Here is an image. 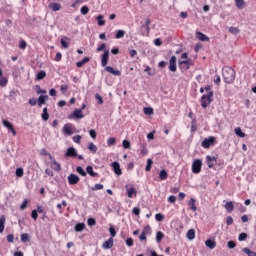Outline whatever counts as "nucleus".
I'll use <instances>...</instances> for the list:
<instances>
[{
  "instance_id": "f257e3e1",
  "label": "nucleus",
  "mask_w": 256,
  "mask_h": 256,
  "mask_svg": "<svg viewBox=\"0 0 256 256\" xmlns=\"http://www.w3.org/2000/svg\"><path fill=\"white\" fill-rule=\"evenodd\" d=\"M107 63H109V50H105L101 55V65L105 67L107 73H111V75H115L116 77L121 76V71L115 70L113 66H107Z\"/></svg>"
},
{
  "instance_id": "f03ea898",
  "label": "nucleus",
  "mask_w": 256,
  "mask_h": 256,
  "mask_svg": "<svg viewBox=\"0 0 256 256\" xmlns=\"http://www.w3.org/2000/svg\"><path fill=\"white\" fill-rule=\"evenodd\" d=\"M236 72L233 68L226 66L222 69V77L225 83L231 84L235 81Z\"/></svg>"
},
{
  "instance_id": "7ed1b4c3",
  "label": "nucleus",
  "mask_w": 256,
  "mask_h": 256,
  "mask_svg": "<svg viewBox=\"0 0 256 256\" xmlns=\"http://www.w3.org/2000/svg\"><path fill=\"white\" fill-rule=\"evenodd\" d=\"M213 92H210L209 94L202 95L200 99L201 107L203 109H207L211 105V102L213 101Z\"/></svg>"
},
{
  "instance_id": "20e7f679",
  "label": "nucleus",
  "mask_w": 256,
  "mask_h": 256,
  "mask_svg": "<svg viewBox=\"0 0 256 256\" xmlns=\"http://www.w3.org/2000/svg\"><path fill=\"white\" fill-rule=\"evenodd\" d=\"M193 66V60H183L179 61L178 67L181 71V73H185V71H188V69Z\"/></svg>"
},
{
  "instance_id": "39448f33",
  "label": "nucleus",
  "mask_w": 256,
  "mask_h": 256,
  "mask_svg": "<svg viewBox=\"0 0 256 256\" xmlns=\"http://www.w3.org/2000/svg\"><path fill=\"white\" fill-rule=\"evenodd\" d=\"M202 167H203V161H201V159L194 160L192 163V173H195V175H198Z\"/></svg>"
},
{
  "instance_id": "423d86ee",
  "label": "nucleus",
  "mask_w": 256,
  "mask_h": 256,
  "mask_svg": "<svg viewBox=\"0 0 256 256\" xmlns=\"http://www.w3.org/2000/svg\"><path fill=\"white\" fill-rule=\"evenodd\" d=\"M2 125L6 127L8 131H11L13 137L17 136V130H15V127H13V124L9 122L8 120H3Z\"/></svg>"
},
{
  "instance_id": "0eeeda50",
  "label": "nucleus",
  "mask_w": 256,
  "mask_h": 256,
  "mask_svg": "<svg viewBox=\"0 0 256 256\" xmlns=\"http://www.w3.org/2000/svg\"><path fill=\"white\" fill-rule=\"evenodd\" d=\"M201 145L204 149H209L211 145H215V137L211 136L209 138L204 139Z\"/></svg>"
},
{
  "instance_id": "6e6552de",
  "label": "nucleus",
  "mask_w": 256,
  "mask_h": 256,
  "mask_svg": "<svg viewBox=\"0 0 256 256\" xmlns=\"http://www.w3.org/2000/svg\"><path fill=\"white\" fill-rule=\"evenodd\" d=\"M169 71L175 73L177 71V56H172L169 60Z\"/></svg>"
},
{
  "instance_id": "1a4fd4ad",
  "label": "nucleus",
  "mask_w": 256,
  "mask_h": 256,
  "mask_svg": "<svg viewBox=\"0 0 256 256\" xmlns=\"http://www.w3.org/2000/svg\"><path fill=\"white\" fill-rule=\"evenodd\" d=\"M83 117H85V115L81 109H76L72 114L69 115V119H83Z\"/></svg>"
},
{
  "instance_id": "9d476101",
  "label": "nucleus",
  "mask_w": 256,
  "mask_h": 256,
  "mask_svg": "<svg viewBox=\"0 0 256 256\" xmlns=\"http://www.w3.org/2000/svg\"><path fill=\"white\" fill-rule=\"evenodd\" d=\"M80 178L79 176L75 175V174H70L68 176V183L69 185H77V183H79Z\"/></svg>"
},
{
  "instance_id": "9b49d317",
  "label": "nucleus",
  "mask_w": 256,
  "mask_h": 256,
  "mask_svg": "<svg viewBox=\"0 0 256 256\" xmlns=\"http://www.w3.org/2000/svg\"><path fill=\"white\" fill-rule=\"evenodd\" d=\"M112 167L116 175H123V171L121 170V165L119 164V162H113Z\"/></svg>"
},
{
  "instance_id": "f8f14e48",
  "label": "nucleus",
  "mask_w": 256,
  "mask_h": 256,
  "mask_svg": "<svg viewBox=\"0 0 256 256\" xmlns=\"http://www.w3.org/2000/svg\"><path fill=\"white\" fill-rule=\"evenodd\" d=\"M213 161H217V158L215 156H207L206 157V163L209 167V169H213L215 167V164Z\"/></svg>"
},
{
  "instance_id": "ddd939ff",
  "label": "nucleus",
  "mask_w": 256,
  "mask_h": 256,
  "mask_svg": "<svg viewBox=\"0 0 256 256\" xmlns=\"http://www.w3.org/2000/svg\"><path fill=\"white\" fill-rule=\"evenodd\" d=\"M77 150H75V148L73 147H70L67 149L66 151V154H65V157H72V158H75L77 157Z\"/></svg>"
},
{
  "instance_id": "4468645a",
  "label": "nucleus",
  "mask_w": 256,
  "mask_h": 256,
  "mask_svg": "<svg viewBox=\"0 0 256 256\" xmlns=\"http://www.w3.org/2000/svg\"><path fill=\"white\" fill-rule=\"evenodd\" d=\"M205 245L208 249H215V247H217V242L213 239H208L205 241Z\"/></svg>"
},
{
  "instance_id": "2eb2a0df",
  "label": "nucleus",
  "mask_w": 256,
  "mask_h": 256,
  "mask_svg": "<svg viewBox=\"0 0 256 256\" xmlns=\"http://www.w3.org/2000/svg\"><path fill=\"white\" fill-rule=\"evenodd\" d=\"M50 167L51 169H53L54 171H61V164H59V162H57V160H53L50 163Z\"/></svg>"
},
{
  "instance_id": "dca6fc26",
  "label": "nucleus",
  "mask_w": 256,
  "mask_h": 256,
  "mask_svg": "<svg viewBox=\"0 0 256 256\" xmlns=\"http://www.w3.org/2000/svg\"><path fill=\"white\" fill-rule=\"evenodd\" d=\"M224 207L228 213H233V210L235 209L233 201H227Z\"/></svg>"
},
{
  "instance_id": "f3484780",
  "label": "nucleus",
  "mask_w": 256,
  "mask_h": 256,
  "mask_svg": "<svg viewBox=\"0 0 256 256\" xmlns=\"http://www.w3.org/2000/svg\"><path fill=\"white\" fill-rule=\"evenodd\" d=\"M103 249H111L113 247V238H109L102 244Z\"/></svg>"
},
{
  "instance_id": "a211bd4d",
  "label": "nucleus",
  "mask_w": 256,
  "mask_h": 256,
  "mask_svg": "<svg viewBox=\"0 0 256 256\" xmlns=\"http://www.w3.org/2000/svg\"><path fill=\"white\" fill-rule=\"evenodd\" d=\"M196 203H197V200H195L194 198H191V199L189 200L188 205H189L191 211H194V212L197 211V205H196Z\"/></svg>"
},
{
  "instance_id": "6ab92c4d",
  "label": "nucleus",
  "mask_w": 256,
  "mask_h": 256,
  "mask_svg": "<svg viewBox=\"0 0 256 256\" xmlns=\"http://www.w3.org/2000/svg\"><path fill=\"white\" fill-rule=\"evenodd\" d=\"M49 99L48 95H40L38 98V105L41 107V105H45L46 101Z\"/></svg>"
},
{
  "instance_id": "aec40b11",
  "label": "nucleus",
  "mask_w": 256,
  "mask_h": 256,
  "mask_svg": "<svg viewBox=\"0 0 256 256\" xmlns=\"http://www.w3.org/2000/svg\"><path fill=\"white\" fill-rule=\"evenodd\" d=\"M86 173H88V175H90V177H98L99 176V174L97 172L93 171V166H87Z\"/></svg>"
},
{
  "instance_id": "412c9836",
  "label": "nucleus",
  "mask_w": 256,
  "mask_h": 256,
  "mask_svg": "<svg viewBox=\"0 0 256 256\" xmlns=\"http://www.w3.org/2000/svg\"><path fill=\"white\" fill-rule=\"evenodd\" d=\"M63 132H64L66 135H73V128H71V124H66V125H64V127H63Z\"/></svg>"
},
{
  "instance_id": "4be33fe9",
  "label": "nucleus",
  "mask_w": 256,
  "mask_h": 256,
  "mask_svg": "<svg viewBox=\"0 0 256 256\" xmlns=\"http://www.w3.org/2000/svg\"><path fill=\"white\" fill-rule=\"evenodd\" d=\"M127 195L129 197V199H133V195L134 197H137V190H135L134 187H130L128 190H127Z\"/></svg>"
},
{
  "instance_id": "5701e85b",
  "label": "nucleus",
  "mask_w": 256,
  "mask_h": 256,
  "mask_svg": "<svg viewBox=\"0 0 256 256\" xmlns=\"http://www.w3.org/2000/svg\"><path fill=\"white\" fill-rule=\"evenodd\" d=\"M167 177H169V173H167L166 170H161L159 173V179L160 181H167Z\"/></svg>"
},
{
  "instance_id": "b1692460",
  "label": "nucleus",
  "mask_w": 256,
  "mask_h": 256,
  "mask_svg": "<svg viewBox=\"0 0 256 256\" xmlns=\"http://www.w3.org/2000/svg\"><path fill=\"white\" fill-rule=\"evenodd\" d=\"M89 61H91L89 57H84L81 61L76 63V67L81 68L83 65H85V63H89Z\"/></svg>"
},
{
  "instance_id": "393cba45",
  "label": "nucleus",
  "mask_w": 256,
  "mask_h": 256,
  "mask_svg": "<svg viewBox=\"0 0 256 256\" xmlns=\"http://www.w3.org/2000/svg\"><path fill=\"white\" fill-rule=\"evenodd\" d=\"M196 37H197V39H199V41H209V37H207V35L203 34V32H197Z\"/></svg>"
},
{
  "instance_id": "a878e982",
  "label": "nucleus",
  "mask_w": 256,
  "mask_h": 256,
  "mask_svg": "<svg viewBox=\"0 0 256 256\" xmlns=\"http://www.w3.org/2000/svg\"><path fill=\"white\" fill-rule=\"evenodd\" d=\"M186 237L189 241H193V239H195V229L188 230Z\"/></svg>"
},
{
  "instance_id": "bb28decb",
  "label": "nucleus",
  "mask_w": 256,
  "mask_h": 256,
  "mask_svg": "<svg viewBox=\"0 0 256 256\" xmlns=\"http://www.w3.org/2000/svg\"><path fill=\"white\" fill-rule=\"evenodd\" d=\"M85 229V223H78L75 225L74 230L77 233H81V231H83Z\"/></svg>"
},
{
  "instance_id": "cd10ccee",
  "label": "nucleus",
  "mask_w": 256,
  "mask_h": 256,
  "mask_svg": "<svg viewBox=\"0 0 256 256\" xmlns=\"http://www.w3.org/2000/svg\"><path fill=\"white\" fill-rule=\"evenodd\" d=\"M50 9H52V11H61V4L60 3H51L49 5Z\"/></svg>"
},
{
  "instance_id": "c85d7f7f",
  "label": "nucleus",
  "mask_w": 256,
  "mask_h": 256,
  "mask_svg": "<svg viewBox=\"0 0 256 256\" xmlns=\"http://www.w3.org/2000/svg\"><path fill=\"white\" fill-rule=\"evenodd\" d=\"M76 172L82 177H87V172L81 166L76 167Z\"/></svg>"
},
{
  "instance_id": "c756f323",
  "label": "nucleus",
  "mask_w": 256,
  "mask_h": 256,
  "mask_svg": "<svg viewBox=\"0 0 256 256\" xmlns=\"http://www.w3.org/2000/svg\"><path fill=\"white\" fill-rule=\"evenodd\" d=\"M234 133H235V135H237L238 137H241V138L245 137V133L241 130V127H236V128L234 129Z\"/></svg>"
},
{
  "instance_id": "7c9ffc66",
  "label": "nucleus",
  "mask_w": 256,
  "mask_h": 256,
  "mask_svg": "<svg viewBox=\"0 0 256 256\" xmlns=\"http://www.w3.org/2000/svg\"><path fill=\"white\" fill-rule=\"evenodd\" d=\"M44 77H47V73L44 70H42V71L38 72L36 79L38 81H41V80H43Z\"/></svg>"
},
{
  "instance_id": "2f4dec72",
  "label": "nucleus",
  "mask_w": 256,
  "mask_h": 256,
  "mask_svg": "<svg viewBox=\"0 0 256 256\" xmlns=\"http://www.w3.org/2000/svg\"><path fill=\"white\" fill-rule=\"evenodd\" d=\"M243 253H245L248 256H256V252L251 251V249L245 247L242 249Z\"/></svg>"
},
{
  "instance_id": "473e14b6",
  "label": "nucleus",
  "mask_w": 256,
  "mask_h": 256,
  "mask_svg": "<svg viewBox=\"0 0 256 256\" xmlns=\"http://www.w3.org/2000/svg\"><path fill=\"white\" fill-rule=\"evenodd\" d=\"M5 231V216H2L0 218V233H3Z\"/></svg>"
},
{
  "instance_id": "72a5a7b5",
  "label": "nucleus",
  "mask_w": 256,
  "mask_h": 256,
  "mask_svg": "<svg viewBox=\"0 0 256 256\" xmlns=\"http://www.w3.org/2000/svg\"><path fill=\"white\" fill-rule=\"evenodd\" d=\"M9 80L4 76L0 77V87H7Z\"/></svg>"
},
{
  "instance_id": "f704fd0d",
  "label": "nucleus",
  "mask_w": 256,
  "mask_h": 256,
  "mask_svg": "<svg viewBox=\"0 0 256 256\" xmlns=\"http://www.w3.org/2000/svg\"><path fill=\"white\" fill-rule=\"evenodd\" d=\"M139 239H140V241H147V228H145V229L141 232V234H140V236H139Z\"/></svg>"
},
{
  "instance_id": "c9c22d12",
  "label": "nucleus",
  "mask_w": 256,
  "mask_h": 256,
  "mask_svg": "<svg viewBox=\"0 0 256 256\" xmlns=\"http://www.w3.org/2000/svg\"><path fill=\"white\" fill-rule=\"evenodd\" d=\"M101 51H107V44L102 43L96 48V53H101Z\"/></svg>"
},
{
  "instance_id": "e433bc0d",
  "label": "nucleus",
  "mask_w": 256,
  "mask_h": 256,
  "mask_svg": "<svg viewBox=\"0 0 256 256\" xmlns=\"http://www.w3.org/2000/svg\"><path fill=\"white\" fill-rule=\"evenodd\" d=\"M125 37V31L124 30H118L115 35V39H123Z\"/></svg>"
},
{
  "instance_id": "4c0bfd02",
  "label": "nucleus",
  "mask_w": 256,
  "mask_h": 256,
  "mask_svg": "<svg viewBox=\"0 0 256 256\" xmlns=\"http://www.w3.org/2000/svg\"><path fill=\"white\" fill-rule=\"evenodd\" d=\"M42 119L43 121H49V112H47V107L43 109Z\"/></svg>"
},
{
  "instance_id": "58836bf2",
  "label": "nucleus",
  "mask_w": 256,
  "mask_h": 256,
  "mask_svg": "<svg viewBox=\"0 0 256 256\" xmlns=\"http://www.w3.org/2000/svg\"><path fill=\"white\" fill-rule=\"evenodd\" d=\"M115 143H117V139H115V137L108 138V140H107L108 147L115 145Z\"/></svg>"
},
{
  "instance_id": "ea45409f",
  "label": "nucleus",
  "mask_w": 256,
  "mask_h": 256,
  "mask_svg": "<svg viewBox=\"0 0 256 256\" xmlns=\"http://www.w3.org/2000/svg\"><path fill=\"white\" fill-rule=\"evenodd\" d=\"M228 31L232 35H237L239 33V28L231 26V27L228 28Z\"/></svg>"
},
{
  "instance_id": "a19ab883",
  "label": "nucleus",
  "mask_w": 256,
  "mask_h": 256,
  "mask_svg": "<svg viewBox=\"0 0 256 256\" xmlns=\"http://www.w3.org/2000/svg\"><path fill=\"white\" fill-rule=\"evenodd\" d=\"M29 205V200L25 199L22 204L20 205V211H25L27 209V206Z\"/></svg>"
},
{
  "instance_id": "79ce46f5",
  "label": "nucleus",
  "mask_w": 256,
  "mask_h": 256,
  "mask_svg": "<svg viewBox=\"0 0 256 256\" xmlns=\"http://www.w3.org/2000/svg\"><path fill=\"white\" fill-rule=\"evenodd\" d=\"M88 149L89 151H91L92 153H97V147L93 144V142H90L88 144Z\"/></svg>"
},
{
  "instance_id": "37998d69",
  "label": "nucleus",
  "mask_w": 256,
  "mask_h": 256,
  "mask_svg": "<svg viewBox=\"0 0 256 256\" xmlns=\"http://www.w3.org/2000/svg\"><path fill=\"white\" fill-rule=\"evenodd\" d=\"M152 166H153V159L149 158L147 160V165H146L145 171H151Z\"/></svg>"
},
{
  "instance_id": "c03bdc74",
  "label": "nucleus",
  "mask_w": 256,
  "mask_h": 256,
  "mask_svg": "<svg viewBox=\"0 0 256 256\" xmlns=\"http://www.w3.org/2000/svg\"><path fill=\"white\" fill-rule=\"evenodd\" d=\"M104 16L103 15H98L97 16V21H98V25L101 27L103 25H105V20H103Z\"/></svg>"
},
{
  "instance_id": "a18cd8bd",
  "label": "nucleus",
  "mask_w": 256,
  "mask_h": 256,
  "mask_svg": "<svg viewBox=\"0 0 256 256\" xmlns=\"http://www.w3.org/2000/svg\"><path fill=\"white\" fill-rule=\"evenodd\" d=\"M163 237H165V234H163V232H157L156 234L157 243H161V240L163 239Z\"/></svg>"
},
{
  "instance_id": "49530a36",
  "label": "nucleus",
  "mask_w": 256,
  "mask_h": 256,
  "mask_svg": "<svg viewBox=\"0 0 256 256\" xmlns=\"http://www.w3.org/2000/svg\"><path fill=\"white\" fill-rule=\"evenodd\" d=\"M191 131L192 133H195V131H197V120H195V118L192 119Z\"/></svg>"
},
{
  "instance_id": "de8ad7c7",
  "label": "nucleus",
  "mask_w": 256,
  "mask_h": 256,
  "mask_svg": "<svg viewBox=\"0 0 256 256\" xmlns=\"http://www.w3.org/2000/svg\"><path fill=\"white\" fill-rule=\"evenodd\" d=\"M36 89H37L36 93L38 95H45L47 93V90L41 89V86H39V85H36Z\"/></svg>"
},
{
  "instance_id": "09e8293b",
  "label": "nucleus",
  "mask_w": 256,
  "mask_h": 256,
  "mask_svg": "<svg viewBox=\"0 0 256 256\" xmlns=\"http://www.w3.org/2000/svg\"><path fill=\"white\" fill-rule=\"evenodd\" d=\"M21 241H22V243H28L29 234H27V233L21 234Z\"/></svg>"
},
{
  "instance_id": "8fccbe9b",
  "label": "nucleus",
  "mask_w": 256,
  "mask_h": 256,
  "mask_svg": "<svg viewBox=\"0 0 256 256\" xmlns=\"http://www.w3.org/2000/svg\"><path fill=\"white\" fill-rule=\"evenodd\" d=\"M103 184H95L92 188L91 191H100L101 189H103Z\"/></svg>"
},
{
  "instance_id": "3c124183",
  "label": "nucleus",
  "mask_w": 256,
  "mask_h": 256,
  "mask_svg": "<svg viewBox=\"0 0 256 256\" xmlns=\"http://www.w3.org/2000/svg\"><path fill=\"white\" fill-rule=\"evenodd\" d=\"M122 147H124V149H130L131 148V142H129V140H123Z\"/></svg>"
},
{
  "instance_id": "603ef678",
  "label": "nucleus",
  "mask_w": 256,
  "mask_h": 256,
  "mask_svg": "<svg viewBox=\"0 0 256 256\" xmlns=\"http://www.w3.org/2000/svg\"><path fill=\"white\" fill-rule=\"evenodd\" d=\"M87 223L90 227H93L94 225H97V220H95V218H88Z\"/></svg>"
},
{
  "instance_id": "864d4df0",
  "label": "nucleus",
  "mask_w": 256,
  "mask_h": 256,
  "mask_svg": "<svg viewBox=\"0 0 256 256\" xmlns=\"http://www.w3.org/2000/svg\"><path fill=\"white\" fill-rule=\"evenodd\" d=\"M235 4L238 9H241L245 5V0H235Z\"/></svg>"
},
{
  "instance_id": "5fc2aeb1",
  "label": "nucleus",
  "mask_w": 256,
  "mask_h": 256,
  "mask_svg": "<svg viewBox=\"0 0 256 256\" xmlns=\"http://www.w3.org/2000/svg\"><path fill=\"white\" fill-rule=\"evenodd\" d=\"M25 174L23 168H17L16 169V177H23V175Z\"/></svg>"
},
{
  "instance_id": "6e6d98bb",
  "label": "nucleus",
  "mask_w": 256,
  "mask_h": 256,
  "mask_svg": "<svg viewBox=\"0 0 256 256\" xmlns=\"http://www.w3.org/2000/svg\"><path fill=\"white\" fill-rule=\"evenodd\" d=\"M247 237H248L247 233L242 232L238 236V241H245V239H247Z\"/></svg>"
},
{
  "instance_id": "4d7b16f0",
  "label": "nucleus",
  "mask_w": 256,
  "mask_h": 256,
  "mask_svg": "<svg viewBox=\"0 0 256 256\" xmlns=\"http://www.w3.org/2000/svg\"><path fill=\"white\" fill-rule=\"evenodd\" d=\"M227 245L229 249H235L237 247V244L233 240L228 241Z\"/></svg>"
},
{
  "instance_id": "13d9d810",
  "label": "nucleus",
  "mask_w": 256,
  "mask_h": 256,
  "mask_svg": "<svg viewBox=\"0 0 256 256\" xmlns=\"http://www.w3.org/2000/svg\"><path fill=\"white\" fill-rule=\"evenodd\" d=\"M80 13L82 15H87L89 13V7L87 6H83L81 9H80Z\"/></svg>"
},
{
  "instance_id": "bf43d9fd",
  "label": "nucleus",
  "mask_w": 256,
  "mask_h": 256,
  "mask_svg": "<svg viewBox=\"0 0 256 256\" xmlns=\"http://www.w3.org/2000/svg\"><path fill=\"white\" fill-rule=\"evenodd\" d=\"M140 153H141V155H143L145 157V155H147L149 153V151L147 150V146L142 145Z\"/></svg>"
},
{
  "instance_id": "052dcab7",
  "label": "nucleus",
  "mask_w": 256,
  "mask_h": 256,
  "mask_svg": "<svg viewBox=\"0 0 256 256\" xmlns=\"http://www.w3.org/2000/svg\"><path fill=\"white\" fill-rule=\"evenodd\" d=\"M31 217L34 219V221H37L39 214L37 213V210H32Z\"/></svg>"
},
{
  "instance_id": "680f3d73",
  "label": "nucleus",
  "mask_w": 256,
  "mask_h": 256,
  "mask_svg": "<svg viewBox=\"0 0 256 256\" xmlns=\"http://www.w3.org/2000/svg\"><path fill=\"white\" fill-rule=\"evenodd\" d=\"M109 233L111 235V238L115 237L117 235V231L113 228V226H111L109 228Z\"/></svg>"
},
{
  "instance_id": "e2e57ef3",
  "label": "nucleus",
  "mask_w": 256,
  "mask_h": 256,
  "mask_svg": "<svg viewBox=\"0 0 256 256\" xmlns=\"http://www.w3.org/2000/svg\"><path fill=\"white\" fill-rule=\"evenodd\" d=\"M155 219L156 221H163V219H165V216L161 213H158L155 215Z\"/></svg>"
},
{
  "instance_id": "0e129e2a",
  "label": "nucleus",
  "mask_w": 256,
  "mask_h": 256,
  "mask_svg": "<svg viewBox=\"0 0 256 256\" xmlns=\"http://www.w3.org/2000/svg\"><path fill=\"white\" fill-rule=\"evenodd\" d=\"M126 245H127V247H133V245H134L133 238L126 239Z\"/></svg>"
},
{
  "instance_id": "69168bd1",
  "label": "nucleus",
  "mask_w": 256,
  "mask_h": 256,
  "mask_svg": "<svg viewBox=\"0 0 256 256\" xmlns=\"http://www.w3.org/2000/svg\"><path fill=\"white\" fill-rule=\"evenodd\" d=\"M19 48L27 49V42L25 40L20 41Z\"/></svg>"
},
{
  "instance_id": "338daca9",
  "label": "nucleus",
  "mask_w": 256,
  "mask_h": 256,
  "mask_svg": "<svg viewBox=\"0 0 256 256\" xmlns=\"http://www.w3.org/2000/svg\"><path fill=\"white\" fill-rule=\"evenodd\" d=\"M233 223V217L228 216L226 217V225L229 227Z\"/></svg>"
},
{
  "instance_id": "774afa93",
  "label": "nucleus",
  "mask_w": 256,
  "mask_h": 256,
  "mask_svg": "<svg viewBox=\"0 0 256 256\" xmlns=\"http://www.w3.org/2000/svg\"><path fill=\"white\" fill-rule=\"evenodd\" d=\"M72 140L74 143H81V135L73 136Z\"/></svg>"
}]
</instances>
